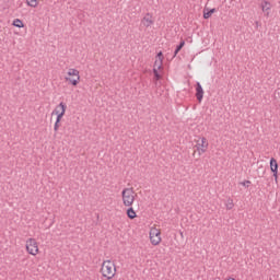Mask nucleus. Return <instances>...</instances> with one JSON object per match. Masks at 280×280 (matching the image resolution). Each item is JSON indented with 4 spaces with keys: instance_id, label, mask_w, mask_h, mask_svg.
<instances>
[{
    "instance_id": "f257e3e1",
    "label": "nucleus",
    "mask_w": 280,
    "mask_h": 280,
    "mask_svg": "<svg viewBox=\"0 0 280 280\" xmlns=\"http://www.w3.org/2000/svg\"><path fill=\"white\" fill-rule=\"evenodd\" d=\"M101 273L104 279L113 280L117 275V267L112 260H104L101 266Z\"/></svg>"
},
{
    "instance_id": "f03ea898",
    "label": "nucleus",
    "mask_w": 280,
    "mask_h": 280,
    "mask_svg": "<svg viewBox=\"0 0 280 280\" xmlns=\"http://www.w3.org/2000/svg\"><path fill=\"white\" fill-rule=\"evenodd\" d=\"M122 205L124 207H132L137 198V192L133 188H125L121 191Z\"/></svg>"
},
{
    "instance_id": "7ed1b4c3",
    "label": "nucleus",
    "mask_w": 280,
    "mask_h": 280,
    "mask_svg": "<svg viewBox=\"0 0 280 280\" xmlns=\"http://www.w3.org/2000/svg\"><path fill=\"white\" fill-rule=\"evenodd\" d=\"M162 71H163V52L160 51L156 55V59H155L154 66H153V73H154L155 82H159V80H161V78H162L161 72Z\"/></svg>"
},
{
    "instance_id": "20e7f679",
    "label": "nucleus",
    "mask_w": 280,
    "mask_h": 280,
    "mask_svg": "<svg viewBox=\"0 0 280 280\" xmlns=\"http://www.w3.org/2000/svg\"><path fill=\"white\" fill-rule=\"evenodd\" d=\"M66 82H69L72 86H78L80 84V70L75 68L68 69L67 77H65Z\"/></svg>"
},
{
    "instance_id": "39448f33",
    "label": "nucleus",
    "mask_w": 280,
    "mask_h": 280,
    "mask_svg": "<svg viewBox=\"0 0 280 280\" xmlns=\"http://www.w3.org/2000/svg\"><path fill=\"white\" fill-rule=\"evenodd\" d=\"M149 238L152 246H159V244L163 242V238L161 237V230L152 226L149 231Z\"/></svg>"
},
{
    "instance_id": "423d86ee",
    "label": "nucleus",
    "mask_w": 280,
    "mask_h": 280,
    "mask_svg": "<svg viewBox=\"0 0 280 280\" xmlns=\"http://www.w3.org/2000/svg\"><path fill=\"white\" fill-rule=\"evenodd\" d=\"M25 246H26V253H28V255H33V257H36V255H38L39 249H38V242H36V238H27Z\"/></svg>"
},
{
    "instance_id": "0eeeda50",
    "label": "nucleus",
    "mask_w": 280,
    "mask_h": 280,
    "mask_svg": "<svg viewBox=\"0 0 280 280\" xmlns=\"http://www.w3.org/2000/svg\"><path fill=\"white\" fill-rule=\"evenodd\" d=\"M195 148H196L199 156H201V154H205V152H207V150H209V141L205 137L199 138L196 141Z\"/></svg>"
},
{
    "instance_id": "6e6552de",
    "label": "nucleus",
    "mask_w": 280,
    "mask_h": 280,
    "mask_svg": "<svg viewBox=\"0 0 280 280\" xmlns=\"http://www.w3.org/2000/svg\"><path fill=\"white\" fill-rule=\"evenodd\" d=\"M270 170H271V172L273 174V178L277 183V180L279 178V164L277 163L275 158H271V160H270Z\"/></svg>"
},
{
    "instance_id": "1a4fd4ad",
    "label": "nucleus",
    "mask_w": 280,
    "mask_h": 280,
    "mask_svg": "<svg viewBox=\"0 0 280 280\" xmlns=\"http://www.w3.org/2000/svg\"><path fill=\"white\" fill-rule=\"evenodd\" d=\"M141 23L144 27H150L151 25H154V18L152 14L147 13L141 20Z\"/></svg>"
},
{
    "instance_id": "9d476101",
    "label": "nucleus",
    "mask_w": 280,
    "mask_h": 280,
    "mask_svg": "<svg viewBox=\"0 0 280 280\" xmlns=\"http://www.w3.org/2000/svg\"><path fill=\"white\" fill-rule=\"evenodd\" d=\"M65 113H67V104L61 102L59 105L56 106L52 115H65Z\"/></svg>"
},
{
    "instance_id": "9b49d317",
    "label": "nucleus",
    "mask_w": 280,
    "mask_h": 280,
    "mask_svg": "<svg viewBox=\"0 0 280 280\" xmlns=\"http://www.w3.org/2000/svg\"><path fill=\"white\" fill-rule=\"evenodd\" d=\"M261 11L266 13V16H270V10L272 4L266 0L260 3Z\"/></svg>"
},
{
    "instance_id": "f8f14e48",
    "label": "nucleus",
    "mask_w": 280,
    "mask_h": 280,
    "mask_svg": "<svg viewBox=\"0 0 280 280\" xmlns=\"http://www.w3.org/2000/svg\"><path fill=\"white\" fill-rule=\"evenodd\" d=\"M196 97L198 102H202V97H205V90H202V85L200 84V82H197L196 85Z\"/></svg>"
},
{
    "instance_id": "ddd939ff",
    "label": "nucleus",
    "mask_w": 280,
    "mask_h": 280,
    "mask_svg": "<svg viewBox=\"0 0 280 280\" xmlns=\"http://www.w3.org/2000/svg\"><path fill=\"white\" fill-rule=\"evenodd\" d=\"M127 217L129 218V220H135V218H137V212L135 211V208H132V206L128 207Z\"/></svg>"
},
{
    "instance_id": "4468645a",
    "label": "nucleus",
    "mask_w": 280,
    "mask_h": 280,
    "mask_svg": "<svg viewBox=\"0 0 280 280\" xmlns=\"http://www.w3.org/2000/svg\"><path fill=\"white\" fill-rule=\"evenodd\" d=\"M184 47H185V40H182L174 51V58L178 56V51H180V49H183Z\"/></svg>"
},
{
    "instance_id": "2eb2a0df",
    "label": "nucleus",
    "mask_w": 280,
    "mask_h": 280,
    "mask_svg": "<svg viewBox=\"0 0 280 280\" xmlns=\"http://www.w3.org/2000/svg\"><path fill=\"white\" fill-rule=\"evenodd\" d=\"M13 25H14V27H25V24H23V21H21V19H15L14 21H13Z\"/></svg>"
},
{
    "instance_id": "dca6fc26",
    "label": "nucleus",
    "mask_w": 280,
    "mask_h": 280,
    "mask_svg": "<svg viewBox=\"0 0 280 280\" xmlns=\"http://www.w3.org/2000/svg\"><path fill=\"white\" fill-rule=\"evenodd\" d=\"M225 207L229 211H231V209H233L235 207V203H233V199H228L225 202Z\"/></svg>"
},
{
    "instance_id": "f3484780",
    "label": "nucleus",
    "mask_w": 280,
    "mask_h": 280,
    "mask_svg": "<svg viewBox=\"0 0 280 280\" xmlns=\"http://www.w3.org/2000/svg\"><path fill=\"white\" fill-rule=\"evenodd\" d=\"M26 3L30 8H38V0H26Z\"/></svg>"
},
{
    "instance_id": "a211bd4d",
    "label": "nucleus",
    "mask_w": 280,
    "mask_h": 280,
    "mask_svg": "<svg viewBox=\"0 0 280 280\" xmlns=\"http://www.w3.org/2000/svg\"><path fill=\"white\" fill-rule=\"evenodd\" d=\"M215 9H211L210 11H203V19H211V15L214 14Z\"/></svg>"
},
{
    "instance_id": "6ab92c4d",
    "label": "nucleus",
    "mask_w": 280,
    "mask_h": 280,
    "mask_svg": "<svg viewBox=\"0 0 280 280\" xmlns=\"http://www.w3.org/2000/svg\"><path fill=\"white\" fill-rule=\"evenodd\" d=\"M59 129H60V121L56 120L54 125V130L55 132H58Z\"/></svg>"
},
{
    "instance_id": "aec40b11",
    "label": "nucleus",
    "mask_w": 280,
    "mask_h": 280,
    "mask_svg": "<svg viewBox=\"0 0 280 280\" xmlns=\"http://www.w3.org/2000/svg\"><path fill=\"white\" fill-rule=\"evenodd\" d=\"M243 187H250V180H244L241 183Z\"/></svg>"
},
{
    "instance_id": "412c9836",
    "label": "nucleus",
    "mask_w": 280,
    "mask_h": 280,
    "mask_svg": "<svg viewBox=\"0 0 280 280\" xmlns=\"http://www.w3.org/2000/svg\"><path fill=\"white\" fill-rule=\"evenodd\" d=\"M65 117V114H57L56 121H62V118Z\"/></svg>"
},
{
    "instance_id": "4be33fe9",
    "label": "nucleus",
    "mask_w": 280,
    "mask_h": 280,
    "mask_svg": "<svg viewBox=\"0 0 280 280\" xmlns=\"http://www.w3.org/2000/svg\"><path fill=\"white\" fill-rule=\"evenodd\" d=\"M179 235H180V237H185V235L183 234V232H179Z\"/></svg>"
}]
</instances>
